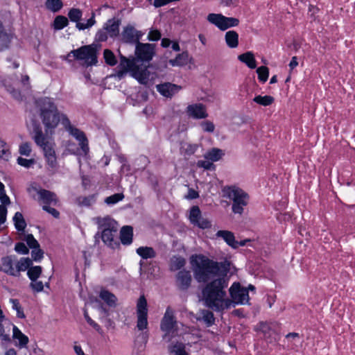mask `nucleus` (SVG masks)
Listing matches in <instances>:
<instances>
[{"label":"nucleus","instance_id":"26","mask_svg":"<svg viewBox=\"0 0 355 355\" xmlns=\"http://www.w3.org/2000/svg\"><path fill=\"white\" fill-rule=\"evenodd\" d=\"M216 235L218 237L222 238L232 248L236 249L238 248L237 241H236L233 232L228 230H218Z\"/></svg>","mask_w":355,"mask_h":355},{"label":"nucleus","instance_id":"8","mask_svg":"<svg viewBox=\"0 0 355 355\" xmlns=\"http://www.w3.org/2000/svg\"><path fill=\"white\" fill-rule=\"evenodd\" d=\"M101 228L103 242L112 249L118 248L120 246V243L118 238L116 222L109 219L101 225Z\"/></svg>","mask_w":355,"mask_h":355},{"label":"nucleus","instance_id":"56","mask_svg":"<svg viewBox=\"0 0 355 355\" xmlns=\"http://www.w3.org/2000/svg\"><path fill=\"white\" fill-rule=\"evenodd\" d=\"M161 33L158 30H151L148 33V40L149 41L157 42L161 38Z\"/></svg>","mask_w":355,"mask_h":355},{"label":"nucleus","instance_id":"21","mask_svg":"<svg viewBox=\"0 0 355 355\" xmlns=\"http://www.w3.org/2000/svg\"><path fill=\"white\" fill-rule=\"evenodd\" d=\"M37 193L40 200L42 201L44 205H57L58 198L54 192L44 189H40L37 191Z\"/></svg>","mask_w":355,"mask_h":355},{"label":"nucleus","instance_id":"47","mask_svg":"<svg viewBox=\"0 0 355 355\" xmlns=\"http://www.w3.org/2000/svg\"><path fill=\"white\" fill-rule=\"evenodd\" d=\"M257 73L258 75V79L261 83L267 81L269 76V69L266 66H261L257 68Z\"/></svg>","mask_w":355,"mask_h":355},{"label":"nucleus","instance_id":"49","mask_svg":"<svg viewBox=\"0 0 355 355\" xmlns=\"http://www.w3.org/2000/svg\"><path fill=\"white\" fill-rule=\"evenodd\" d=\"M124 198V195L122 193H117L107 197L105 199V202L107 205H114L121 201Z\"/></svg>","mask_w":355,"mask_h":355},{"label":"nucleus","instance_id":"43","mask_svg":"<svg viewBox=\"0 0 355 355\" xmlns=\"http://www.w3.org/2000/svg\"><path fill=\"white\" fill-rule=\"evenodd\" d=\"M103 58L105 60V62L109 66L113 67L117 63L116 56L110 49H106L104 50Z\"/></svg>","mask_w":355,"mask_h":355},{"label":"nucleus","instance_id":"42","mask_svg":"<svg viewBox=\"0 0 355 355\" xmlns=\"http://www.w3.org/2000/svg\"><path fill=\"white\" fill-rule=\"evenodd\" d=\"M253 101L260 105L268 106L274 103L275 98L272 96L269 95H257L253 98Z\"/></svg>","mask_w":355,"mask_h":355},{"label":"nucleus","instance_id":"38","mask_svg":"<svg viewBox=\"0 0 355 355\" xmlns=\"http://www.w3.org/2000/svg\"><path fill=\"white\" fill-rule=\"evenodd\" d=\"M169 352L173 355H189L185 351V346L182 343H172L168 347Z\"/></svg>","mask_w":355,"mask_h":355},{"label":"nucleus","instance_id":"34","mask_svg":"<svg viewBox=\"0 0 355 355\" xmlns=\"http://www.w3.org/2000/svg\"><path fill=\"white\" fill-rule=\"evenodd\" d=\"M43 151L48 165L51 168L55 167L57 164V158L53 146H50L45 150H43Z\"/></svg>","mask_w":355,"mask_h":355},{"label":"nucleus","instance_id":"24","mask_svg":"<svg viewBox=\"0 0 355 355\" xmlns=\"http://www.w3.org/2000/svg\"><path fill=\"white\" fill-rule=\"evenodd\" d=\"M12 338L15 340V345L19 348L26 347L28 338L16 326L12 325Z\"/></svg>","mask_w":355,"mask_h":355},{"label":"nucleus","instance_id":"23","mask_svg":"<svg viewBox=\"0 0 355 355\" xmlns=\"http://www.w3.org/2000/svg\"><path fill=\"white\" fill-rule=\"evenodd\" d=\"M249 290H229L232 304H246L249 301Z\"/></svg>","mask_w":355,"mask_h":355},{"label":"nucleus","instance_id":"1","mask_svg":"<svg viewBox=\"0 0 355 355\" xmlns=\"http://www.w3.org/2000/svg\"><path fill=\"white\" fill-rule=\"evenodd\" d=\"M196 281L205 285L203 288H227L232 272V262L227 259L218 261L202 254L190 258Z\"/></svg>","mask_w":355,"mask_h":355},{"label":"nucleus","instance_id":"50","mask_svg":"<svg viewBox=\"0 0 355 355\" xmlns=\"http://www.w3.org/2000/svg\"><path fill=\"white\" fill-rule=\"evenodd\" d=\"M84 318L86 320L87 322L92 326L96 331H97L98 333H102V329L101 327L95 322L94 321L89 315L87 309H84Z\"/></svg>","mask_w":355,"mask_h":355},{"label":"nucleus","instance_id":"28","mask_svg":"<svg viewBox=\"0 0 355 355\" xmlns=\"http://www.w3.org/2000/svg\"><path fill=\"white\" fill-rule=\"evenodd\" d=\"M238 59L243 63H245L250 69H255L257 67V61L254 55L251 51H247L238 56Z\"/></svg>","mask_w":355,"mask_h":355},{"label":"nucleus","instance_id":"62","mask_svg":"<svg viewBox=\"0 0 355 355\" xmlns=\"http://www.w3.org/2000/svg\"><path fill=\"white\" fill-rule=\"evenodd\" d=\"M0 200L2 202L1 205L5 207L10 203V198L6 193L5 187L3 188V191L0 194Z\"/></svg>","mask_w":355,"mask_h":355},{"label":"nucleus","instance_id":"33","mask_svg":"<svg viewBox=\"0 0 355 355\" xmlns=\"http://www.w3.org/2000/svg\"><path fill=\"white\" fill-rule=\"evenodd\" d=\"M12 220L14 222L15 227L18 232L25 231L27 224L23 216V214L21 212L17 211L15 214Z\"/></svg>","mask_w":355,"mask_h":355},{"label":"nucleus","instance_id":"63","mask_svg":"<svg viewBox=\"0 0 355 355\" xmlns=\"http://www.w3.org/2000/svg\"><path fill=\"white\" fill-rule=\"evenodd\" d=\"M220 3L225 6H236L239 3L238 0H220Z\"/></svg>","mask_w":355,"mask_h":355},{"label":"nucleus","instance_id":"27","mask_svg":"<svg viewBox=\"0 0 355 355\" xmlns=\"http://www.w3.org/2000/svg\"><path fill=\"white\" fill-rule=\"evenodd\" d=\"M177 282L181 286L188 288L192 282L191 272L186 270H180L177 274Z\"/></svg>","mask_w":355,"mask_h":355},{"label":"nucleus","instance_id":"53","mask_svg":"<svg viewBox=\"0 0 355 355\" xmlns=\"http://www.w3.org/2000/svg\"><path fill=\"white\" fill-rule=\"evenodd\" d=\"M17 162L19 165L28 168L35 164V160L34 159H28L21 157H19L17 159Z\"/></svg>","mask_w":355,"mask_h":355},{"label":"nucleus","instance_id":"18","mask_svg":"<svg viewBox=\"0 0 355 355\" xmlns=\"http://www.w3.org/2000/svg\"><path fill=\"white\" fill-rule=\"evenodd\" d=\"M139 270L141 275H146L147 278H155L159 271V268L156 265L155 261H139Z\"/></svg>","mask_w":355,"mask_h":355},{"label":"nucleus","instance_id":"36","mask_svg":"<svg viewBox=\"0 0 355 355\" xmlns=\"http://www.w3.org/2000/svg\"><path fill=\"white\" fill-rule=\"evenodd\" d=\"M186 264V260L181 256H173L170 261V269L176 271L182 268Z\"/></svg>","mask_w":355,"mask_h":355},{"label":"nucleus","instance_id":"60","mask_svg":"<svg viewBox=\"0 0 355 355\" xmlns=\"http://www.w3.org/2000/svg\"><path fill=\"white\" fill-rule=\"evenodd\" d=\"M80 204L85 206H90L92 201L94 200V196H89L85 197H80L78 198Z\"/></svg>","mask_w":355,"mask_h":355},{"label":"nucleus","instance_id":"39","mask_svg":"<svg viewBox=\"0 0 355 355\" xmlns=\"http://www.w3.org/2000/svg\"><path fill=\"white\" fill-rule=\"evenodd\" d=\"M69 24L68 19L63 15H58L55 17L52 26L53 29L60 31L67 26Z\"/></svg>","mask_w":355,"mask_h":355},{"label":"nucleus","instance_id":"32","mask_svg":"<svg viewBox=\"0 0 355 355\" xmlns=\"http://www.w3.org/2000/svg\"><path fill=\"white\" fill-rule=\"evenodd\" d=\"M189 60V53L185 51L176 55L174 59L169 60L170 64L172 66H184L187 64Z\"/></svg>","mask_w":355,"mask_h":355},{"label":"nucleus","instance_id":"13","mask_svg":"<svg viewBox=\"0 0 355 355\" xmlns=\"http://www.w3.org/2000/svg\"><path fill=\"white\" fill-rule=\"evenodd\" d=\"M155 54V45L149 43L139 42L136 44L135 55L138 60L150 62Z\"/></svg>","mask_w":355,"mask_h":355},{"label":"nucleus","instance_id":"2","mask_svg":"<svg viewBox=\"0 0 355 355\" xmlns=\"http://www.w3.org/2000/svg\"><path fill=\"white\" fill-rule=\"evenodd\" d=\"M38 107L40 117L46 135L53 134L60 122L63 125V116L67 115L60 112L52 98L49 97L40 98L38 101Z\"/></svg>","mask_w":355,"mask_h":355},{"label":"nucleus","instance_id":"31","mask_svg":"<svg viewBox=\"0 0 355 355\" xmlns=\"http://www.w3.org/2000/svg\"><path fill=\"white\" fill-rule=\"evenodd\" d=\"M200 317L197 318L198 320H202L207 327H211L215 322V318L214 313L207 309H202L200 311Z\"/></svg>","mask_w":355,"mask_h":355},{"label":"nucleus","instance_id":"44","mask_svg":"<svg viewBox=\"0 0 355 355\" xmlns=\"http://www.w3.org/2000/svg\"><path fill=\"white\" fill-rule=\"evenodd\" d=\"M42 273V267L40 266H31L27 271L28 278L33 282H35Z\"/></svg>","mask_w":355,"mask_h":355},{"label":"nucleus","instance_id":"11","mask_svg":"<svg viewBox=\"0 0 355 355\" xmlns=\"http://www.w3.org/2000/svg\"><path fill=\"white\" fill-rule=\"evenodd\" d=\"M177 322L173 315V311L168 307L161 322V329L165 334L163 336V339L167 342L171 340L172 336H174L177 331Z\"/></svg>","mask_w":355,"mask_h":355},{"label":"nucleus","instance_id":"22","mask_svg":"<svg viewBox=\"0 0 355 355\" xmlns=\"http://www.w3.org/2000/svg\"><path fill=\"white\" fill-rule=\"evenodd\" d=\"M99 299L96 298L95 302L101 303L103 302L107 306L114 308L117 305V297L108 290H100L98 293Z\"/></svg>","mask_w":355,"mask_h":355},{"label":"nucleus","instance_id":"35","mask_svg":"<svg viewBox=\"0 0 355 355\" xmlns=\"http://www.w3.org/2000/svg\"><path fill=\"white\" fill-rule=\"evenodd\" d=\"M223 155L224 153L221 149L213 148L206 153L205 158L214 162L220 160Z\"/></svg>","mask_w":355,"mask_h":355},{"label":"nucleus","instance_id":"17","mask_svg":"<svg viewBox=\"0 0 355 355\" xmlns=\"http://www.w3.org/2000/svg\"><path fill=\"white\" fill-rule=\"evenodd\" d=\"M33 133L34 134L33 136L34 141L38 146L42 148V150L52 146L47 136L43 132L40 124L37 123L33 124Z\"/></svg>","mask_w":355,"mask_h":355},{"label":"nucleus","instance_id":"10","mask_svg":"<svg viewBox=\"0 0 355 355\" xmlns=\"http://www.w3.org/2000/svg\"><path fill=\"white\" fill-rule=\"evenodd\" d=\"M63 127L78 141L83 152L87 155L89 150V142L85 133L79 128L71 125L67 116H63Z\"/></svg>","mask_w":355,"mask_h":355},{"label":"nucleus","instance_id":"61","mask_svg":"<svg viewBox=\"0 0 355 355\" xmlns=\"http://www.w3.org/2000/svg\"><path fill=\"white\" fill-rule=\"evenodd\" d=\"M7 209L3 205H0V225L6 220Z\"/></svg>","mask_w":355,"mask_h":355},{"label":"nucleus","instance_id":"7","mask_svg":"<svg viewBox=\"0 0 355 355\" xmlns=\"http://www.w3.org/2000/svg\"><path fill=\"white\" fill-rule=\"evenodd\" d=\"M72 54L76 60H84L87 67L96 65L98 62V49L95 44L83 45L77 49L72 50L68 57Z\"/></svg>","mask_w":355,"mask_h":355},{"label":"nucleus","instance_id":"3","mask_svg":"<svg viewBox=\"0 0 355 355\" xmlns=\"http://www.w3.org/2000/svg\"><path fill=\"white\" fill-rule=\"evenodd\" d=\"M127 73H130V76L141 85H146L150 77L147 66L137 64L135 59H129L121 55L117 76L122 78Z\"/></svg>","mask_w":355,"mask_h":355},{"label":"nucleus","instance_id":"14","mask_svg":"<svg viewBox=\"0 0 355 355\" xmlns=\"http://www.w3.org/2000/svg\"><path fill=\"white\" fill-rule=\"evenodd\" d=\"M189 218L191 224L200 229H208L211 226V222L208 219L202 218L201 211L197 205L193 206L190 209Z\"/></svg>","mask_w":355,"mask_h":355},{"label":"nucleus","instance_id":"15","mask_svg":"<svg viewBox=\"0 0 355 355\" xmlns=\"http://www.w3.org/2000/svg\"><path fill=\"white\" fill-rule=\"evenodd\" d=\"M143 33L133 26L127 25L121 33L122 41L126 44H137L140 42Z\"/></svg>","mask_w":355,"mask_h":355},{"label":"nucleus","instance_id":"37","mask_svg":"<svg viewBox=\"0 0 355 355\" xmlns=\"http://www.w3.org/2000/svg\"><path fill=\"white\" fill-rule=\"evenodd\" d=\"M33 264L32 259H31L28 257L24 258L22 257L19 260L17 259L16 263V270H17V275L19 274L21 271L28 270L29 268Z\"/></svg>","mask_w":355,"mask_h":355},{"label":"nucleus","instance_id":"12","mask_svg":"<svg viewBox=\"0 0 355 355\" xmlns=\"http://www.w3.org/2000/svg\"><path fill=\"white\" fill-rule=\"evenodd\" d=\"M207 20L223 31L239 24V19L225 17L222 14L210 13L207 15Z\"/></svg>","mask_w":355,"mask_h":355},{"label":"nucleus","instance_id":"52","mask_svg":"<svg viewBox=\"0 0 355 355\" xmlns=\"http://www.w3.org/2000/svg\"><path fill=\"white\" fill-rule=\"evenodd\" d=\"M197 166L200 168H203L206 170H215L216 166L213 164V162H210V160H198L197 162Z\"/></svg>","mask_w":355,"mask_h":355},{"label":"nucleus","instance_id":"16","mask_svg":"<svg viewBox=\"0 0 355 355\" xmlns=\"http://www.w3.org/2000/svg\"><path fill=\"white\" fill-rule=\"evenodd\" d=\"M17 256L8 255L1 258L0 271L12 275L17 276V270H16Z\"/></svg>","mask_w":355,"mask_h":355},{"label":"nucleus","instance_id":"20","mask_svg":"<svg viewBox=\"0 0 355 355\" xmlns=\"http://www.w3.org/2000/svg\"><path fill=\"white\" fill-rule=\"evenodd\" d=\"M187 112L189 116L193 119H205L208 116L206 107L202 103L189 105L187 108Z\"/></svg>","mask_w":355,"mask_h":355},{"label":"nucleus","instance_id":"48","mask_svg":"<svg viewBox=\"0 0 355 355\" xmlns=\"http://www.w3.org/2000/svg\"><path fill=\"white\" fill-rule=\"evenodd\" d=\"M10 302L12 304V308L17 311V316L19 318H24L25 314L22 307L21 306L19 302L16 299H10Z\"/></svg>","mask_w":355,"mask_h":355},{"label":"nucleus","instance_id":"41","mask_svg":"<svg viewBox=\"0 0 355 355\" xmlns=\"http://www.w3.org/2000/svg\"><path fill=\"white\" fill-rule=\"evenodd\" d=\"M12 39V35L6 32L0 33V51L8 49Z\"/></svg>","mask_w":355,"mask_h":355},{"label":"nucleus","instance_id":"25","mask_svg":"<svg viewBox=\"0 0 355 355\" xmlns=\"http://www.w3.org/2000/svg\"><path fill=\"white\" fill-rule=\"evenodd\" d=\"M119 239L124 245H129L133 240V228L131 226H123L120 231Z\"/></svg>","mask_w":355,"mask_h":355},{"label":"nucleus","instance_id":"55","mask_svg":"<svg viewBox=\"0 0 355 355\" xmlns=\"http://www.w3.org/2000/svg\"><path fill=\"white\" fill-rule=\"evenodd\" d=\"M15 250L21 254H28L29 253L28 248L22 242H18L15 244Z\"/></svg>","mask_w":355,"mask_h":355},{"label":"nucleus","instance_id":"4","mask_svg":"<svg viewBox=\"0 0 355 355\" xmlns=\"http://www.w3.org/2000/svg\"><path fill=\"white\" fill-rule=\"evenodd\" d=\"M205 305L214 311H222L232 306L225 290H202Z\"/></svg>","mask_w":355,"mask_h":355},{"label":"nucleus","instance_id":"29","mask_svg":"<svg viewBox=\"0 0 355 355\" xmlns=\"http://www.w3.org/2000/svg\"><path fill=\"white\" fill-rule=\"evenodd\" d=\"M225 40L228 47L236 48L239 45V34L235 31H229L225 33Z\"/></svg>","mask_w":355,"mask_h":355},{"label":"nucleus","instance_id":"45","mask_svg":"<svg viewBox=\"0 0 355 355\" xmlns=\"http://www.w3.org/2000/svg\"><path fill=\"white\" fill-rule=\"evenodd\" d=\"M83 12L79 8H72L68 12V17L72 22L78 23L82 18Z\"/></svg>","mask_w":355,"mask_h":355},{"label":"nucleus","instance_id":"59","mask_svg":"<svg viewBox=\"0 0 355 355\" xmlns=\"http://www.w3.org/2000/svg\"><path fill=\"white\" fill-rule=\"evenodd\" d=\"M201 126H202L203 130L205 132H214V128H215L214 124L209 121H203L201 123Z\"/></svg>","mask_w":355,"mask_h":355},{"label":"nucleus","instance_id":"64","mask_svg":"<svg viewBox=\"0 0 355 355\" xmlns=\"http://www.w3.org/2000/svg\"><path fill=\"white\" fill-rule=\"evenodd\" d=\"M298 65V61L297 56H293L289 63V67L291 70H293Z\"/></svg>","mask_w":355,"mask_h":355},{"label":"nucleus","instance_id":"54","mask_svg":"<svg viewBox=\"0 0 355 355\" xmlns=\"http://www.w3.org/2000/svg\"><path fill=\"white\" fill-rule=\"evenodd\" d=\"M31 257L35 261H40L42 260L44 257V251L40 249V246L38 248L32 250Z\"/></svg>","mask_w":355,"mask_h":355},{"label":"nucleus","instance_id":"58","mask_svg":"<svg viewBox=\"0 0 355 355\" xmlns=\"http://www.w3.org/2000/svg\"><path fill=\"white\" fill-rule=\"evenodd\" d=\"M42 209L55 218L60 217V212L55 208L51 207V205H43Z\"/></svg>","mask_w":355,"mask_h":355},{"label":"nucleus","instance_id":"57","mask_svg":"<svg viewBox=\"0 0 355 355\" xmlns=\"http://www.w3.org/2000/svg\"><path fill=\"white\" fill-rule=\"evenodd\" d=\"M31 148L28 143H24L19 146V153L22 155L29 156Z\"/></svg>","mask_w":355,"mask_h":355},{"label":"nucleus","instance_id":"30","mask_svg":"<svg viewBox=\"0 0 355 355\" xmlns=\"http://www.w3.org/2000/svg\"><path fill=\"white\" fill-rule=\"evenodd\" d=\"M136 252L143 259H153L157 255L154 248L148 246H141L137 248Z\"/></svg>","mask_w":355,"mask_h":355},{"label":"nucleus","instance_id":"40","mask_svg":"<svg viewBox=\"0 0 355 355\" xmlns=\"http://www.w3.org/2000/svg\"><path fill=\"white\" fill-rule=\"evenodd\" d=\"M45 6L49 10L58 12L62 8L63 2L62 0H46Z\"/></svg>","mask_w":355,"mask_h":355},{"label":"nucleus","instance_id":"5","mask_svg":"<svg viewBox=\"0 0 355 355\" xmlns=\"http://www.w3.org/2000/svg\"><path fill=\"white\" fill-rule=\"evenodd\" d=\"M137 329L140 333L137 341L145 345L148 339V304L144 295H141L137 302Z\"/></svg>","mask_w":355,"mask_h":355},{"label":"nucleus","instance_id":"9","mask_svg":"<svg viewBox=\"0 0 355 355\" xmlns=\"http://www.w3.org/2000/svg\"><path fill=\"white\" fill-rule=\"evenodd\" d=\"M227 197L232 200V210L234 214L241 215L244 207L249 201V195L242 189L236 187H230L227 189Z\"/></svg>","mask_w":355,"mask_h":355},{"label":"nucleus","instance_id":"19","mask_svg":"<svg viewBox=\"0 0 355 355\" xmlns=\"http://www.w3.org/2000/svg\"><path fill=\"white\" fill-rule=\"evenodd\" d=\"M156 88L161 95L166 98H171L181 89L180 86L171 83L159 84Z\"/></svg>","mask_w":355,"mask_h":355},{"label":"nucleus","instance_id":"51","mask_svg":"<svg viewBox=\"0 0 355 355\" xmlns=\"http://www.w3.org/2000/svg\"><path fill=\"white\" fill-rule=\"evenodd\" d=\"M25 240L28 248H30L32 250L35 248H38L40 247L38 241L35 239L32 234H27L26 236Z\"/></svg>","mask_w":355,"mask_h":355},{"label":"nucleus","instance_id":"46","mask_svg":"<svg viewBox=\"0 0 355 355\" xmlns=\"http://www.w3.org/2000/svg\"><path fill=\"white\" fill-rule=\"evenodd\" d=\"M10 155L11 153L6 142L0 139V158L8 161Z\"/></svg>","mask_w":355,"mask_h":355},{"label":"nucleus","instance_id":"6","mask_svg":"<svg viewBox=\"0 0 355 355\" xmlns=\"http://www.w3.org/2000/svg\"><path fill=\"white\" fill-rule=\"evenodd\" d=\"M121 20L119 18L112 17L108 19L103 25V27L96 33L94 40L96 42H106L109 37L116 38L120 33V26Z\"/></svg>","mask_w":355,"mask_h":355}]
</instances>
